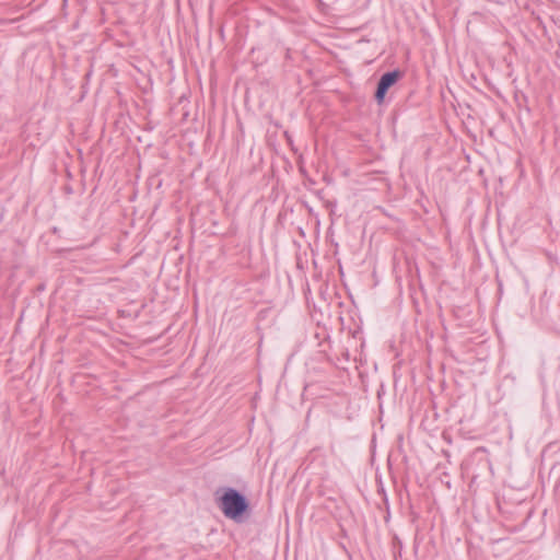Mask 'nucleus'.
<instances>
[{
    "label": "nucleus",
    "mask_w": 560,
    "mask_h": 560,
    "mask_svg": "<svg viewBox=\"0 0 560 560\" xmlns=\"http://www.w3.org/2000/svg\"><path fill=\"white\" fill-rule=\"evenodd\" d=\"M222 491V495L218 499V506L225 517L242 522L244 514L249 510L247 498L234 488H223Z\"/></svg>",
    "instance_id": "nucleus-1"
},
{
    "label": "nucleus",
    "mask_w": 560,
    "mask_h": 560,
    "mask_svg": "<svg viewBox=\"0 0 560 560\" xmlns=\"http://www.w3.org/2000/svg\"><path fill=\"white\" fill-rule=\"evenodd\" d=\"M401 78V72L399 70H393L385 72L378 80L376 91H375V101L377 104H382L385 100L387 91Z\"/></svg>",
    "instance_id": "nucleus-2"
}]
</instances>
